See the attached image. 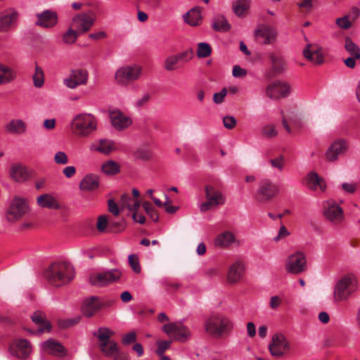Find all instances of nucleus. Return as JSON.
Instances as JSON below:
<instances>
[{
	"instance_id": "1",
	"label": "nucleus",
	"mask_w": 360,
	"mask_h": 360,
	"mask_svg": "<svg viewBox=\"0 0 360 360\" xmlns=\"http://www.w3.org/2000/svg\"><path fill=\"white\" fill-rule=\"evenodd\" d=\"M74 276L73 266L66 262H53L44 271V277L48 283L58 288L69 283Z\"/></svg>"
},
{
	"instance_id": "2",
	"label": "nucleus",
	"mask_w": 360,
	"mask_h": 360,
	"mask_svg": "<svg viewBox=\"0 0 360 360\" xmlns=\"http://www.w3.org/2000/svg\"><path fill=\"white\" fill-rule=\"evenodd\" d=\"M205 333L214 338H220L229 333L233 328V321L220 313H212L204 321Z\"/></svg>"
},
{
	"instance_id": "3",
	"label": "nucleus",
	"mask_w": 360,
	"mask_h": 360,
	"mask_svg": "<svg viewBox=\"0 0 360 360\" xmlns=\"http://www.w3.org/2000/svg\"><path fill=\"white\" fill-rule=\"evenodd\" d=\"M70 129L75 136L88 137L96 131L97 119L90 113H79L73 117Z\"/></svg>"
},
{
	"instance_id": "4",
	"label": "nucleus",
	"mask_w": 360,
	"mask_h": 360,
	"mask_svg": "<svg viewBox=\"0 0 360 360\" xmlns=\"http://www.w3.org/2000/svg\"><path fill=\"white\" fill-rule=\"evenodd\" d=\"M121 209H127L130 214L141 206L145 213L155 222L158 221L159 214L149 201L141 202L139 199L132 198L129 193H123L119 201Z\"/></svg>"
},
{
	"instance_id": "5",
	"label": "nucleus",
	"mask_w": 360,
	"mask_h": 360,
	"mask_svg": "<svg viewBox=\"0 0 360 360\" xmlns=\"http://www.w3.org/2000/svg\"><path fill=\"white\" fill-rule=\"evenodd\" d=\"M100 341L101 350L108 356H115L114 360H128L126 355L118 354L117 344L110 340L114 332L107 328H100L97 333L94 334Z\"/></svg>"
},
{
	"instance_id": "6",
	"label": "nucleus",
	"mask_w": 360,
	"mask_h": 360,
	"mask_svg": "<svg viewBox=\"0 0 360 360\" xmlns=\"http://www.w3.org/2000/svg\"><path fill=\"white\" fill-rule=\"evenodd\" d=\"M356 283V277L352 274L345 275L340 278L334 287V300L335 302L347 300L355 291Z\"/></svg>"
},
{
	"instance_id": "7",
	"label": "nucleus",
	"mask_w": 360,
	"mask_h": 360,
	"mask_svg": "<svg viewBox=\"0 0 360 360\" xmlns=\"http://www.w3.org/2000/svg\"><path fill=\"white\" fill-rule=\"evenodd\" d=\"M142 71L143 68L136 64L121 67L115 73V80L122 86H128L141 77Z\"/></svg>"
},
{
	"instance_id": "8",
	"label": "nucleus",
	"mask_w": 360,
	"mask_h": 360,
	"mask_svg": "<svg viewBox=\"0 0 360 360\" xmlns=\"http://www.w3.org/2000/svg\"><path fill=\"white\" fill-rule=\"evenodd\" d=\"M205 196L206 201L200 206L201 212H206L225 203V197L221 191L212 185L205 186Z\"/></svg>"
},
{
	"instance_id": "9",
	"label": "nucleus",
	"mask_w": 360,
	"mask_h": 360,
	"mask_svg": "<svg viewBox=\"0 0 360 360\" xmlns=\"http://www.w3.org/2000/svg\"><path fill=\"white\" fill-rule=\"evenodd\" d=\"M285 269L291 274L298 275L307 269V257L304 252L296 251L290 255L285 261Z\"/></svg>"
},
{
	"instance_id": "10",
	"label": "nucleus",
	"mask_w": 360,
	"mask_h": 360,
	"mask_svg": "<svg viewBox=\"0 0 360 360\" xmlns=\"http://www.w3.org/2000/svg\"><path fill=\"white\" fill-rule=\"evenodd\" d=\"M28 211L27 202L23 198L15 197L6 210V218L9 222H15L22 219Z\"/></svg>"
},
{
	"instance_id": "11",
	"label": "nucleus",
	"mask_w": 360,
	"mask_h": 360,
	"mask_svg": "<svg viewBox=\"0 0 360 360\" xmlns=\"http://www.w3.org/2000/svg\"><path fill=\"white\" fill-rule=\"evenodd\" d=\"M279 193L278 186L271 180L264 179L260 181L255 192V199L258 202L271 201Z\"/></svg>"
},
{
	"instance_id": "12",
	"label": "nucleus",
	"mask_w": 360,
	"mask_h": 360,
	"mask_svg": "<svg viewBox=\"0 0 360 360\" xmlns=\"http://www.w3.org/2000/svg\"><path fill=\"white\" fill-rule=\"evenodd\" d=\"M266 57L271 68L265 73V77L267 79H271L285 71L286 63L283 56L280 52L270 51L266 53Z\"/></svg>"
},
{
	"instance_id": "13",
	"label": "nucleus",
	"mask_w": 360,
	"mask_h": 360,
	"mask_svg": "<svg viewBox=\"0 0 360 360\" xmlns=\"http://www.w3.org/2000/svg\"><path fill=\"white\" fill-rule=\"evenodd\" d=\"M268 348L271 356L281 358L290 350V344L283 334L276 333L273 335Z\"/></svg>"
},
{
	"instance_id": "14",
	"label": "nucleus",
	"mask_w": 360,
	"mask_h": 360,
	"mask_svg": "<svg viewBox=\"0 0 360 360\" xmlns=\"http://www.w3.org/2000/svg\"><path fill=\"white\" fill-rule=\"evenodd\" d=\"M96 17V13L92 11L80 13L73 17L70 25L79 34H84L89 31L94 25Z\"/></svg>"
},
{
	"instance_id": "15",
	"label": "nucleus",
	"mask_w": 360,
	"mask_h": 360,
	"mask_svg": "<svg viewBox=\"0 0 360 360\" xmlns=\"http://www.w3.org/2000/svg\"><path fill=\"white\" fill-rule=\"evenodd\" d=\"M194 58V51L193 49H188L175 55L167 56L163 64L164 68L167 71H174L180 68V63H188Z\"/></svg>"
},
{
	"instance_id": "16",
	"label": "nucleus",
	"mask_w": 360,
	"mask_h": 360,
	"mask_svg": "<svg viewBox=\"0 0 360 360\" xmlns=\"http://www.w3.org/2000/svg\"><path fill=\"white\" fill-rule=\"evenodd\" d=\"M163 331L169 336L172 335L174 340L185 342L191 335L188 328L180 322L170 323L162 327Z\"/></svg>"
},
{
	"instance_id": "17",
	"label": "nucleus",
	"mask_w": 360,
	"mask_h": 360,
	"mask_svg": "<svg viewBox=\"0 0 360 360\" xmlns=\"http://www.w3.org/2000/svg\"><path fill=\"white\" fill-rule=\"evenodd\" d=\"M121 276L122 273L119 270L111 269L91 275L89 281L91 285L101 287L118 281Z\"/></svg>"
},
{
	"instance_id": "18",
	"label": "nucleus",
	"mask_w": 360,
	"mask_h": 360,
	"mask_svg": "<svg viewBox=\"0 0 360 360\" xmlns=\"http://www.w3.org/2000/svg\"><path fill=\"white\" fill-rule=\"evenodd\" d=\"M121 276L122 273L119 270L111 269L91 275L89 281L91 285L101 287L118 281Z\"/></svg>"
},
{
	"instance_id": "19",
	"label": "nucleus",
	"mask_w": 360,
	"mask_h": 360,
	"mask_svg": "<svg viewBox=\"0 0 360 360\" xmlns=\"http://www.w3.org/2000/svg\"><path fill=\"white\" fill-rule=\"evenodd\" d=\"M89 78L88 71L82 68H76L70 71V75L63 79V84L69 89H75L81 85H85Z\"/></svg>"
},
{
	"instance_id": "20",
	"label": "nucleus",
	"mask_w": 360,
	"mask_h": 360,
	"mask_svg": "<svg viewBox=\"0 0 360 360\" xmlns=\"http://www.w3.org/2000/svg\"><path fill=\"white\" fill-rule=\"evenodd\" d=\"M323 213L328 220L335 224L342 221L344 218L342 209L333 200L323 202Z\"/></svg>"
},
{
	"instance_id": "21",
	"label": "nucleus",
	"mask_w": 360,
	"mask_h": 360,
	"mask_svg": "<svg viewBox=\"0 0 360 360\" xmlns=\"http://www.w3.org/2000/svg\"><path fill=\"white\" fill-rule=\"evenodd\" d=\"M255 37L261 40V42L265 45H273L276 43L278 37L276 30L266 24L259 25L255 31Z\"/></svg>"
},
{
	"instance_id": "22",
	"label": "nucleus",
	"mask_w": 360,
	"mask_h": 360,
	"mask_svg": "<svg viewBox=\"0 0 360 360\" xmlns=\"http://www.w3.org/2000/svg\"><path fill=\"white\" fill-rule=\"evenodd\" d=\"M108 114L112 126L117 131H124L133 123L131 118L120 110H110Z\"/></svg>"
},
{
	"instance_id": "23",
	"label": "nucleus",
	"mask_w": 360,
	"mask_h": 360,
	"mask_svg": "<svg viewBox=\"0 0 360 360\" xmlns=\"http://www.w3.org/2000/svg\"><path fill=\"white\" fill-rule=\"evenodd\" d=\"M290 93V86L282 81H276L266 88V94L271 99H280L288 96Z\"/></svg>"
},
{
	"instance_id": "24",
	"label": "nucleus",
	"mask_w": 360,
	"mask_h": 360,
	"mask_svg": "<svg viewBox=\"0 0 360 360\" xmlns=\"http://www.w3.org/2000/svg\"><path fill=\"white\" fill-rule=\"evenodd\" d=\"M344 48L349 57L344 60L345 65L349 68L356 67V61L360 60V48L349 37H345Z\"/></svg>"
},
{
	"instance_id": "25",
	"label": "nucleus",
	"mask_w": 360,
	"mask_h": 360,
	"mask_svg": "<svg viewBox=\"0 0 360 360\" xmlns=\"http://www.w3.org/2000/svg\"><path fill=\"white\" fill-rule=\"evenodd\" d=\"M348 145L345 140L340 139L334 141L326 150L325 157L328 162H335L339 156L347 150Z\"/></svg>"
},
{
	"instance_id": "26",
	"label": "nucleus",
	"mask_w": 360,
	"mask_h": 360,
	"mask_svg": "<svg viewBox=\"0 0 360 360\" xmlns=\"http://www.w3.org/2000/svg\"><path fill=\"white\" fill-rule=\"evenodd\" d=\"M303 55L315 65H321L324 62V53L321 46L317 44H307L303 50Z\"/></svg>"
},
{
	"instance_id": "27",
	"label": "nucleus",
	"mask_w": 360,
	"mask_h": 360,
	"mask_svg": "<svg viewBox=\"0 0 360 360\" xmlns=\"http://www.w3.org/2000/svg\"><path fill=\"white\" fill-rule=\"evenodd\" d=\"M9 352L18 359H26L31 352L30 343L25 339L16 340L9 345Z\"/></svg>"
},
{
	"instance_id": "28",
	"label": "nucleus",
	"mask_w": 360,
	"mask_h": 360,
	"mask_svg": "<svg viewBox=\"0 0 360 360\" xmlns=\"http://www.w3.org/2000/svg\"><path fill=\"white\" fill-rule=\"evenodd\" d=\"M36 17L37 21L35 24L44 28H52L58 22L57 13L50 10H46L41 13H37Z\"/></svg>"
},
{
	"instance_id": "29",
	"label": "nucleus",
	"mask_w": 360,
	"mask_h": 360,
	"mask_svg": "<svg viewBox=\"0 0 360 360\" xmlns=\"http://www.w3.org/2000/svg\"><path fill=\"white\" fill-rule=\"evenodd\" d=\"M245 272V265L241 261H236L229 268L226 281L229 284H236L241 281Z\"/></svg>"
},
{
	"instance_id": "30",
	"label": "nucleus",
	"mask_w": 360,
	"mask_h": 360,
	"mask_svg": "<svg viewBox=\"0 0 360 360\" xmlns=\"http://www.w3.org/2000/svg\"><path fill=\"white\" fill-rule=\"evenodd\" d=\"M37 203L41 208L58 210L62 209L56 195L52 193H44L37 198Z\"/></svg>"
},
{
	"instance_id": "31",
	"label": "nucleus",
	"mask_w": 360,
	"mask_h": 360,
	"mask_svg": "<svg viewBox=\"0 0 360 360\" xmlns=\"http://www.w3.org/2000/svg\"><path fill=\"white\" fill-rule=\"evenodd\" d=\"M18 17V13L13 9H9L0 14V32H6L10 30Z\"/></svg>"
},
{
	"instance_id": "32",
	"label": "nucleus",
	"mask_w": 360,
	"mask_h": 360,
	"mask_svg": "<svg viewBox=\"0 0 360 360\" xmlns=\"http://www.w3.org/2000/svg\"><path fill=\"white\" fill-rule=\"evenodd\" d=\"M104 306L98 297H91L84 302L82 311L86 316L91 317Z\"/></svg>"
},
{
	"instance_id": "33",
	"label": "nucleus",
	"mask_w": 360,
	"mask_h": 360,
	"mask_svg": "<svg viewBox=\"0 0 360 360\" xmlns=\"http://www.w3.org/2000/svg\"><path fill=\"white\" fill-rule=\"evenodd\" d=\"M306 180L307 186L312 191L319 188L321 191H324L326 188V184L324 179L315 172H310L307 175Z\"/></svg>"
},
{
	"instance_id": "34",
	"label": "nucleus",
	"mask_w": 360,
	"mask_h": 360,
	"mask_svg": "<svg viewBox=\"0 0 360 360\" xmlns=\"http://www.w3.org/2000/svg\"><path fill=\"white\" fill-rule=\"evenodd\" d=\"M235 235L230 231H225L217 235L214 240V245L221 248H226L237 243Z\"/></svg>"
},
{
	"instance_id": "35",
	"label": "nucleus",
	"mask_w": 360,
	"mask_h": 360,
	"mask_svg": "<svg viewBox=\"0 0 360 360\" xmlns=\"http://www.w3.org/2000/svg\"><path fill=\"white\" fill-rule=\"evenodd\" d=\"M99 187V178L94 174H86L79 184V188L83 191H94Z\"/></svg>"
},
{
	"instance_id": "36",
	"label": "nucleus",
	"mask_w": 360,
	"mask_h": 360,
	"mask_svg": "<svg viewBox=\"0 0 360 360\" xmlns=\"http://www.w3.org/2000/svg\"><path fill=\"white\" fill-rule=\"evenodd\" d=\"M6 129L13 134H23L27 131V124L21 119H13L6 125Z\"/></svg>"
},
{
	"instance_id": "37",
	"label": "nucleus",
	"mask_w": 360,
	"mask_h": 360,
	"mask_svg": "<svg viewBox=\"0 0 360 360\" xmlns=\"http://www.w3.org/2000/svg\"><path fill=\"white\" fill-rule=\"evenodd\" d=\"M32 320L39 327L36 331V333H42L45 331H50L51 326L50 323L44 318L43 314L41 312H35L32 316ZM29 332L30 333H35V332L32 330H29Z\"/></svg>"
},
{
	"instance_id": "38",
	"label": "nucleus",
	"mask_w": 360,
	"mask_h": 360,
	"mask_svg": "<svg viewBox=\"0 0 360 360\" xmlns=\"http://www.w3.org/2000/svg\"><path fill=\"white\" fill-rule=\"evenodd\" d=\"M92 149L104 155H109L115 150V143L108 139H101L92 146Z\"/></svg>"
},
{
	"instance_id": "39",
	"label": "nucleus",
	"mask_w": 360,
	"mask_h": 360,
	"mask_svg": "<svg viewBox=\"0 0 360 360\" xmlns=\"http://www.w3.org/2000/svg\"><path fill=\"white\" fill-rule=\"evenodd\" d=\"M11 177L15 181H25L28 177L27 169L22 165H13L10 170Z\"/></svg>"
},
{
	"instance_id": "40",
	"label": "nucleus",
	"mask_w": 360,
	"mask_h": 360,
	"mask_svg": "<svg viewBox=\"0 0 360 360\" xmlns=\"http://www.w3.org/2000/svg\"><path fill=\"white\" fill-rule=\"evenodd\" d=\"M184 21L191 26L200 25L202 17L199 8H193L184 15Z\"/></svg>"
},
{
	"instance_id": "41",
	"label": "nucleus",
	"mask_w": 360,
	"mask_h": 360,
	"mask_svg": "<svg viewBox=\"0 0 360 360\" xmlns=\"http://www.w3.org/2000/svg\"><path fill=\"white\" fill-rule=\"evenodd\" d=\"M44 349L53 355L61 356L64 353L63 347L58 342L49 340L44 343Z\"/></svg>"
},
{
	"instance_id": "42",
	"label": "nucleus",
	"mask_w": 360,
	"mask_h": 360,
	"mask_svg": "<svg viewBox=\"0 0 360 360\" xmlns=\"http://www.w3.org/2000/svg\"><path fill=\"white\" fill-rule=\"evenodd\" d=\"M212 28L217 32H227L231 29V25L224 15H217L213 19Z\"/></svg>"
},
{
	"instance_id": "43",
	"label": "nucleus",
	"mask_w": 360,
	"mask_h": 360,
	"mask_svg": "<svg viewBox=\"0 0 360 360\" xmlns=\"http://www.w3.org/2000/svg\"><path fill=\"white\" fill-rule=\"evenodd\" d=\"M250 0H237L233 4V10L238 17L245 15L249 8Z\"/></svg>"
},
{
	"instance_id": "44",
	"label": "nucleus",
	"mask_w": 360,
	"mask_h": 360,
	"mask_svg": "<svg viewBox=\"0 0 360 360\" xmlns=\"http://www.w3.org/2000/svg\"><path fill=\"white\" fill-rule=\"evenodd\" d=\"M14 77L13 72L9 67L0 63V85L11 82Z\"/></svg>"
},
{
	"instance_id": "45",
	"label": "nucleus",
	"mask_w": 360,
	"mask_h": 360,
	"mask_svg": "<svg viewBox=\"0 0 360 360\" xmlns=\"http://www.w3.org/2000/svg\"><path fill=\"white\" fill-rule=\"evenodd\" d=\"M299 13L302 15H307L314 9L313 0H300L296 4Z\"/></svg>"
},
{
	"instance_id": "46",
	"label": "nucleus",
	"mask_w": 360,
	"mask_h": 360,
	"mask_svg": "<svg viewBox=\"0 0 360 360\" xmlns=\"http://www.w3.org/2000/svg\"><path fill=\"white\" fill-rule=\"evenodd\" d=\"M34 86L37 88H41L44 84V72L43 69L35 64L34 73L32 76Z\"/></svg>"
},
{
	"instance_id": "47",
	"label": "nucleus",
	"mask_w": 360,
	"mask_h": 360,
	"mask_svg": "<svg viewBox=\"0 0 360 360\" xmlns=\"http://www.w3.org/2000/svg\"><path fill=\"white\" fill-rule=\"evenodd\" d=\"M101 171L108 175L115 174L120 171V166L116 162L108 160L102 165Z\"/></svg>"
},
{
	"instance_id": "48",
	"label": "nucleus",
	"mask_w": 360,
	"mask_h": 360,
	"mask_svg": "<svg viewBox=\"0 0 360 360\" xmlns=\"http://www.w3.org/2000/svg\"><path fill=\"white\" fill-rule=\"evenodd\" d=\"M212 53L211 46L205 42H200L197 45V56L200 58H207L210 56Z\"/></svg>"
},
{
	"instance_id": "49",
	"label": "nucleus",
	"mask_w": 360,
	"mask_h": 360,
	"mask_svg": "<svg viewBox=\"0 0 360 360\" xmlns=\"http://www.w3.org/2000/svg\"><path fill=\"white\" fill-rule=\"evenodd\" d=\"M134 155L138 159L148 160L152 157V153L148 146H142L136 150Z\"/></svg>"
},
{
	"instance_id": "50",
	"label": "nucleus",
	"mask_w": 360,
	"mask_h": 360,
	"mask_svg": "<svg viewBox=\"0 0 360 360\" xmlns=\"http://www.w3.org/2000/svg\"><path fill=\"white\" fill-rule=\"evenodd\" d=\"M79 34H80L70 25L68 31L63 34V40L66 44H73L76 41Z\"/></svg>"
},
{
	"instance_id": "51",
	"label": "nucleus",
	"mask_w": 360,
	"mask_h": 360,
	"mask_svg": "<svg viewBox=\"0 0 360 360\" xmlns=\"http://www.w3.org/2000/svg\"><path fill=\"white\" fill-rule=\"evenodd\" d=\"M142 210V207L140 206L131 213V217L134 221L140 224H144L146 221V218Z\"/></svg>"
},
{
	"instance_id": "52",
	"label": "nucleus",
	"mask_w": 360,
	"mask_h": 360,
	"mask_svg": "<svg viewBox=\"0 0 360 360\" xmlns=\"http://www.w3.org/2000/svg\"><path fill=\"white\" fill-rule=\"evenodd\" d=\"M272 167L278 169L279 171H282L285 166V158L283 155H280L274 158L269 160Z\"/></svg>"
},
{
	"instance_id": "53",
	"label": "nucleus",
	"mask_w": 360,
	"mask_h": 360,
	"mask_svg": "<svg viewBox=\"0 0 360 360\" xmlns=\"http://www.w3.org/2000/svg\"><path fill=\"white\" fill-rule=\"evenodd\" d=\"M278 132L273 124H267L262 127V134L267 138H274L276 136Z\"/></svg>"
},
{
	"instance_id": "54",
	"label": "nucleus",
	"mask_w": 360,
	"mask_h": 360,
	"mask_svg": "<svg viewBox=\"0 0 360 360\" xmlns=\"http://www.w3.org/2000/svg\"><path fill=\"white\" fill-rule=\"evenodd\" d=\"M109 220L105 216L101 215L98 218L96 228L100 232H104L108 229Z\"/></svg>"
},
{
	"instance_id": "55",
	"label": "nucleus",
	"mask_w": 360,
	"mask_h": 360,
	"mask_svg": "<svg viewBox=\"0 0 360 360\" xmlns=\"http://www.w3.org/2000/svg\"><path fill=\"white\" fill-rule=\"evenodd\" d=\"M335 23L339 27L345 30H348L352 27V22L349 19V16L347 15L337 18Z\"/></svg>"
},
{
	"instance_id": "56",
	"label": "nucleus",
	"mask_w": 360,
	"mask_h": 360,
	"mask_svg": "<svg viewBox=\"0 0 360 360\" xmlns=\"http://www.w3.org/2000/svg\"><path fill=\"white\" fill-rule=\"evenodd\" d=\"M129 264L134 273L139 274L141 272V266L136 255H131L129 256Z\"/></svg>"
},
{
	"instance_id": "57",
	"label": "nucleus",
	"mask_w": 360,
	"mask_h": 360,
	"mask_svg": "<svg viewBox=\"0 0 360 360\" xmlns=\"http://www.w3.org/2000/svg\"><path fill=\"white\" fill-rule=\"evenodd\" d=\"M53 160L57 165H66L68 163V157L63 151H58L56 153Z\"/></svg>"
},
{
	"instance_id": "58",
	"label": "nucleus",
	"mask_w": 360,
	"mask_h": 360,
	"mask_svg": "<svg viewBox=\"0 0 360 360\" xmlns=\"http://www.w3.org/2000/svg\"><path fill=\"white\" fill-rule=\"evenodd\" d=\"M227 94V89L226 88H223L220 92L215 93L213 95V101L216 104H221L224 102V98Z\"/></svg>"
},
{
	"instance_id": "59",
	"label": "nucleus",
	"mask_w": 360,
	"mask_h": 360,
	"mask_svg": "<svg viewBox=\"0 0 360 360\" xmlns=\"http://www.w3.org/2000/svg\"><path fill=\"white\" fill-rule=\"evenodd\" d=\"M236 120L233 116L227 115L223 118L224 126L228 129H233L236 127Z\"/></svg>"
},
{
	"instance_id": "60",
	"label": "nucleus",
	"mask_w": 360,
	"mask_h": 360,
	"mask_svg": "<svg viewBox=\"0 0 360 360\" xmlns=\"http://www.w3.org/2000/svg\"><path fill=\"white\" fill-rule=\"evenodd\" d=\"M281 226L278 235L274 238V241L275 242H278L290 235V232L288 231L287 228L282 223H281Z\"/></svg>"
},
{
	"instance_id": "61",
	"label": "nucleus",
	"mask_w": 360,
	"mask_h": 360,
	"mask_svg": "<svg viewBox=\"0 0 360 360\" xmlns=\"http://www.w3.org/2000/svg\"><path fill=\"white\" fill-rule=\"evenodd\" d=\"M172 343L171 340H165L158 342V347L157 349V354L159 356H162L166 349H167Z\"/></svg>"
},
{
	"instance_id": "62",
	"label": "nucleus",
	"mask_w": 360,
	"mask_h": 360,
	"mask_svg": "<svg viewBox=\"0 0 360 360\" xmlns=\"http://www.w3.org/2000/svg\"><path fill=\"white\" fill-rule=\"evenodd\" d=\"M122 343L124 345H129L131 344L136 340V334L134 331H131L122 337Z\"/></svg>"
},
{
	"instance_id": "63",
	"label": "nucleus",
	"mask_w": 360,
	"mask_h": 360,
	"mask_svg": "<svg viewBox=\"0 0 360 360\" xmlns=\"http://www.w3.org/2000/svg\"><path fill=\"white\" fill-rule=\"evenodd\" d=\"M281 303L282 299L278 295L272 296L269 300V307L273 310H276Z\"/></svg>"
},
{
	"instance_id": "64",
	"label": "nucleus",
	"mask_w": 360,
	"mask_h": 360,
	"mask_svg": "<svg viewBox=\"0 0 360 360\" xmlns=\"http://www.w3.org/2000/svg\"><path fill=\"white\" fill-rule=\"evenodd\" d=\"M341 188L345 192L352 194L356 191L357 184L356 183H343Z\"/></svg>"
}]
</instances>
